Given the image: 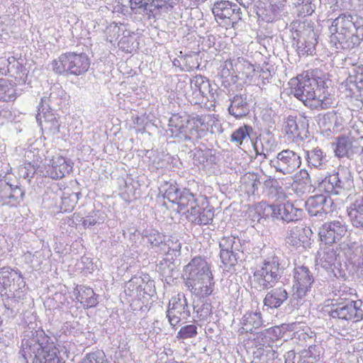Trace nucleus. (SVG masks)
<instances>
[{"mask_svg": "<svg viewBox=\"0 0 363 363\" xmlns=\"http://www.w3.org/2000/svg\"><path fill=\"white\" fill-rule=\"evenodd\" d=\"M293 186L297 192H301L302 194H303L306 191H309L311 189V186H308V187L306 186L305 187L303 182H299V181H294Z\"/></svg>", "mask_w": 363, "mask_h": 363, "instance_id": "59", "label": "nucleus"}, {"mask_svg": "<svg viewBox=\"0 0 363 363\" xmlns=\"http://www.w3.org/2000/svg\"><path fill=\"white\" fill-rule=\"evenodd\" d=\"M252 130V128L250 125H245L241 126L233 133L231 140L241 144L242 140L247 136H249L250 132Z\"/></svg>", "mask_w": 363, "mask_h": 363, "instance_id": "47", "label": "nucleus"}, {"mask_svg": "<svg viewBox=\"0 0 363 363\" xmlns=\"http://www.w3.org/2000/svg\"><path fill=\"white\" fill-rule=\"evenodd\" d=\"M182 245L177 238H164L162 247L160 252L167 254L172 252H179L181 250Z\"/></svg>", "mask_w": 363, "mask_h": 363, "instance_id": "44", "label": "nucleus"}, {"mask_svg": "<svg viewBox=\"0 0 363 363\" xmlns=\"http://www.w3.org/2000/svg\"><path fill=\"white\" fill-rule=\"evenodd\" d=\"M301 164L300 156L291 150H284L270 160L269 164L283 174H292Z\"/></svg>", "mask_w": 363, "mask_h": 363, "instance_id": "13", "label": "nucleus"}, {"mask_svg": "<svg viewBox=\"0 0 363 363\" xmlns=\"http://www.w3.org/2000/svg\"><path fill=\"white\" fill-rule=\"evenodd\" d=\"M194 310L200 320H206L212 313V306L210 303L204 302L200 306L199 304L194 305Z\"/></svg>", "mask_w": 363, "mask_h": 363, "instance_id": "48", "label": "nucleus"}, {"mask_svg": "<svg viewBox=\"0 0 363 363\" xmlns=\"http://www.w3.org/2000/svg\"><path fill=\"white\" fill-rule=\"evenodd\" d=\"M330 40L342 48H353L363 40V22L357 15L345 12L333 20L329 27Z\"/></svg>", "mask_w": 363, "mask_h": 363, "instance_id": "2", "label": "nucleus"}, {"mask_svg": "<svg viewBox=\"0 0 363 363\" xmlns=\"http://www.w3.org/2000/svg\"><path fill=\"white\" fill-rule=\"evenodd\" d=\"M271 77V73L268 69L264 70L262 69L260 70V73L259 77L262 80L263 83H265V81L269 82V79Z\"/></svg>", "mask_w": 363, "mask_h": 363, "instance_id": "61", "label": "nucleus"}, {"mask_svg": "<svg viewBox=\"0 0 363 363\" xmlns=\"http://www.w3.org/2000/svg\"><path fill=\"white\" fill-rule=\"evenodd\" d=\"M290 84L291 94L311 109H327L332 106L330 98L317 96L315 87L318 84L315 79L299 76L291 79Z\"/></svg>", "mask_w": 363, "mask_h": 363, "instance_id": "3", "label": "nucleus"}, {"mask_svg": "<svg viewBox=\"0 0 363 363\" xmlns=\"http://www.w3.org/2000/svg\"><path fill=\"white\" fill-rule=\"evenodd\" d=\"M203 123V118L199 116L184 118L179 114H173L168 124L170 136L183 141L198 140L201 138L199 128Z\"/></svg>", "mask_w": 363, "mask_h": 363, "instance_id": "4", "label": "nucleus"}, {"mask_svg": "<svg viewBox=\"0 0 363 363\" xmlns=\"http://www.w3.org/2000/svg\"><path fill=\"white\" fill-rule=\"evenodd\" d=\"M216 20H228L233 25L241 19L242 12L235 4L222 0L214 4L212 9Z\"/></svg>", "mask_w": 363, "mask_h": 363, "instance_id": "15", "label": "nucleus"}, {"mask_svg": "<svg viewBox=\"0 0 363 363\" xmlns=\"http://www.w3.org/2000/svg\"><path fill=\"white\" fill-rule=\"evenodd\" d=\"M160 191L163 193L164 199L174 203L182 191L178 188L175 182H164V183L160 187Z\"/></svg>", "mask_w": 363, "mask_h": 363, "instance_id": "36", "label": "nucleus"}, {"mask_svg": "<svg viewBox=\"0 0 363 363\" xmlns=\"http://www.w3.org/2000/svg\"><path fill=\"white\" fill-rule=\"evenodd\" d=\"M80 194L79 192L72 193L67 196H65L62 197V205L64 206L65 211H71L74 209L78 202Z\"/></svg>", "mask_w": 363, "mask_h": 363, "instance_id": "51", "label": "nucleus"}, {"mask_svg": "<svg viewBox=\"0 0 363 363\" xmlns=\"http://www.w3.org/2000/svg\"><path fill=\"white\" fill-rule=\"evenodd\" d=\"M239 4L245 8H248L255 0H236Z\"/></svg>", "mask_w": 363, "mask_h": 363, "instance_id": "63", "label": "nucleus"}, {"mask_svg": "<svg viewBox=\"0 0 363 363\" xmlns=\"http://www.w3.org/2000/svg\"><path fill=\"white\" fill-rule=\"evenodd\" d=\"M363 302L361 300H346L339 303L335 309L330 312L333 318L352 322L363 320Z\"/></svg>", "mask_w": 363, "mask_h": 363, "instance_id": "11", "label": "nucleus"}, {"mask_svg": "<svg viewBox=\"0 0 363 363\" xmlns=\"http://www.w3.org/2000/svg\"><path fill=\"white\" fill-rule=\"evenodd\" d=\"M345 223L340 220L327 222L319 229L318 235L320 240L327 245L339 242L347 233Z\"/></svg>", "mask_w": 363, "mask_h": 363, "instance_id": "14", "label": "nucleus"}, {"mask_svg": "<svg viewBox=\"0 0 363 363\" xmlns=\"http://www.w3.org/2000/svg\"><path fill=\"white\" fill-rule=\"evenodd\" d=\"M347 82L354 85L359 91H363V65L353 69L347 78Z\"/></svg>", "mask_w": 363, "mask_h": 363, "instance_id": "42", "label": "nucleus"}, {"mask_svg": "<svg viewBox=\"0 0 363 363\" xmlns=\"http://www.w3.org/2000/svg\"><path fill=\"white\" fill-rule=\"evenodd\" d=\"M143 279H142L141 277H134L128 281V283L129 285L128 287L130 288V286H136L135 289L137 291L145 290V289H143V287H142L141 283H143Z\"/></svg>", "mask_w": 363, "mask_h": 363, "instance_id": "57", "label": "nucleus"}, {"mask_svg": "<svg viewBox=\"0 0 363 363\" xmlns=\"http://www.w3.org/2000/svg\"><path fill=\"white\" fill-rule=\"evenodd\" d=\"M142 235L147 239L148 243L152 247H157L161 250L165 236L154 229L143 230Z\"/></svg>", "mask_w": 363, "mask_h": 363, "instance_id": "39", "label": "nucleus"}, {"mask_svg": "<svg viewBox=\"0 0 363 363\" xmlns=\"http://www.w3.org/2000/svg\"><path fill=\"white\" fill-rule=\"evenodd\" d=\"M24 191L18 185L0 181V206H16L23 198Z\"/></svg>", "mask_w": 363, "mask_h": 363, "instance_id": "19", "label": "nucleus"}, {"mask_svg": "<svg viewBox=\"0 0 363 363\" xmlns=\"http://www.w3.org/2000/svg\"><path fill=\"white\" fill-rule=\"evenodd\" d=\"M82 363H106V356L103 351L96 350L87 354L81 361Z\"/></svg>", "mask_w": 363, "mask_h": 363, "instance_id": "49", "label": "nucleus"}, {"mask_svg": "<svg viewBox=\"0 0 363 363\" xmlns=\"http://www.w3.org/2000/svg\"><path fill=\"white\" fill-rule=\"evenodd\" d=\"M12 116L11 112L6 108L0 109V124H4L7 120Z\"/></svg>", "mask_w": 363, "mask_h": 363, "instance_id": "58", "label": "nucleus"}, {"mask_svg": "<svg viewBox=\"0 0 363 363\" xmlns=\"http://www.w3.org/2000/svg\"><path fill=\"white\" fill-rule=\"evenodd\" d=\"M198 334L197 326L195 325H186L177 333L178 339H188L195 337Z\"/></svg>", "mask_w": 363, "mask_h": 363, "instance_id": "50", "label": "nucleus"}, {"mask_svg": "<svg viewBox=\"0 0 363 363\" xmlns=\"http://www.w3.org/2000/svg\"><path fill=\"white\" fill-rule=\"evenodd\" d=\"M275 183H277V181L274 179L269 177L267 179H266L264 182V185L267 188H272L274 186V184Z\"/></svg>", "mask_w": 363, "mask_h": 363, "instance_id": "62", "label": "nucleus"}, {"mask_svg": "<svg viewBox=\"0 0 363 363\" xmlns=\"http://www.w3.org/2000/svg\"><path fill=\"white\" fill-rule=\"evenodd\" d=\"M72 169V165L65 157L57 156L52 159V165L47 172L52 179H59L69 174Z\"/></svg>", "mask_w": 363, "mask_h": 363, "instance_id": "27", "label": "nucleus"}, {"mask_svg": "<svg viewBox=\"0 0 363 363\" xmlns=\"http://www.w3.org/2000/svg\"><path fill=\"white\" fill-rule=\"evenodd\" d=\"M209 81L201 75H196L191 81V87L198 90L202 96H205L210 89Z\"/></svg>", "mask_w": 363, "mask_h": 363, "instance_id": "41", "label": "nucleus"}, {"mask_svg": "<svg viewBox=\"0 0 363 363\" xmlns=\"http://www.w3.org/2000/svg\"><path fill=\"white\" fill-rule=\"evenodd\" d=\"M175 203L178 205L177 211L186 216L198 206L194 195L186 189L182 191Z\"/></svg>", "mask_w": 363, "mask_h": 363, "instance_id": "29", "label": "nucleus"}, {"mask_svg": "<svg viewBox=\"0 0 363 363\" xmlns=\"http://www.w3.org/2000/svg\"><path fill=\"white\" fill-rule=\"evenodd\" d=\"M320 124L325 130L335 131L340 125L336 112L332 111L324 114L320 120Z\"/></svg>", "mask_w": 363, "mask_h": 363, "instance_id": "40", "label": "nucleus"}, {"mask_svg": "<svg viewBox=\"0 0 363 363\" xmlns=\"http://www.w3.org/2000/svg\"><path fill=\"white\" fill-rule=\"evenodd\" d=\"M347 212L352 225L363 228V196L356 199L347 209Z\"/></svg>", "mask_w": 363, "mask_h": 363, "instance_id": "32", "label": "nucleus"}, {"mask_svg": "<svg viewBox=\"0 0 363 363\" xmlns=\"http://www.w3.org/2000/svg\"><path fill=\"white\" fill-rule=\"evenodd\" d=\"M336 261V255L333 250H328L323 252L320 258L319 264L326 270H333V267Z\"/></svg>", "mask_w": 363, "mask_h": 363, "instance_id": "45", "label": "nucleus"}, {"mask_svg": "<svg viewBox=\"0 0 363 363\" xmlns=\"http://www.w3.org/2000/svg\"><path fill=\"white\" fill-rule=\"evenodd\" d=\"M16 99L15 87L4 79H0V101H11Z\"/></svg>", "mask_w": 363, "mask_h": 363, "instance_id": "38", "label": "nucleus"}, {"mask_svg": "<svg viewBox=\"0 0 363 363\" xmlns=\"http://www.w3.org/2000/svg\"><path fill=\"white\" fill-rule=\"evenodd\" d=\"M286 133L288 135H292L294 136L298 135V124L296 121V118L292 116H289L286 122H285V127H284Z\"/></svg>", "mask_w": 363, "mask_h": 363, "instance_id": "52", "label": "nucleus"}, {"mask_svg": "<svg viewBox=\"0 0 363 363\" xmlns=\"http://www.w3.org/2000/svg\"><path fill=\"white\" fill-rule=\"evenodd\" d=\"M184 272L186 276V282L213 277L207 262L201 257L193 258L185 266Z\"/></svg>", "mask_w": 363, "mask_h": 363, "instance_id": "16", "label": "nucleus"}, {"mask_svg": "<svg viewBox=\"0 0 363 363\" xmlns=\"http://www.w3.org/2000/svg\"><path fill=\"white\" fill-rule=\"evenodd\" d=\"M294 181L303 182L305 187L311 186L309 174L305 169H301L298 174L295 175Z\"/></svg>", "mask_w": 363, "mask_h": 363, "instance_id": "56", "label": "nucleus"}, {"mask_svg": "<svg viewBox=\"0 0 363 363\" xmlns=\"http://www.w3.org/2000/svg\"><path fill=\"white\" fill-rule=\"evenodd\" d=\"M47 101L46 97L42 98L38 106L36 120L42 129L48 130L52 134H57L60 132V124L55 115L50 109L44 107V103Z\"/></svg>", "mask_w": 363, "mask_h": 363, "instance_id": "18", "label": "nucleus"}, {"mask_svg": "<svg viewBox=\"0 0 363 363\" xmlns=\"http://www.w3.org/2000/svg\"><path fill=\"white\" fill-rule=\"evenodd\" d=\"M352 143L348 137L338 138L335 149V155L338 157H350L352 153Z\"/></svg>", "mask_w": 363, "mask_h": 363, "instance_id": "37", "label": "nucleus"}, {"mask_svg": "<svg viewBox=\"0 0 363 363\" xmlns=\"http://www.w3.org/2000/svg\"><path fill=\"white\" fill-rule=\"evenodd\" d=\"M231 69L236 73L242 74L246 78L254 77V66L242 57L230 60Z\"/></svg>", "mask_w": 363, "mask_h": 363, "instance_id": "33", "label": "nucleus"}, {"mask_svg": "<svg viewBox=\"0 0 363 363\" xmlns=\"http://www.w3.org/2000/svg\"><path fill=\"white\" fill-rule=\"evenodd\" d=\"M35 173V167L30 162L24 163L19 167V175L24 179L32 178Z\"/></svg>", "mask_w": 363, "mask_h": 363, "instance_id": "55", "label": "nucleus"}, {"mask_svg": "<svg viewBox=\"0 0 363 363\" xmlns=\"http://www.w3.org/2000/svg\"><path fill=\"white\" fill-rule=\"evenodd\" d=\"M89 66V58L84 52H66L52 62L53 70L65 76L82 75L88 71Z\"/></svg>", "mask_w": 363, "mask_h": 363, "instance_id": "6", "label": "nucleus"}, {"mask_svg": "<svg viewBox=\"0 0 363 363\" xmlns=\"http://www.w3.org/2000/svg\"><path fill=\"white\" fill-rule=\"evenodd\" d=\"M306 160L309 166L319 169H322L327 162L326 155L319 147L306 151Z\"/></svg>", "mask_w": 363, "mask_h": 363, "instance_id": "35", "label": "nucleus"}, {"mask_svg": "<svg viewBox=\"0 0 363 363\" xmlns=\"http://www.w3.org/2000/svg\"><path fill=\"white\" fill-rule=\"evenodd\" d=\"M353 186V177L350 171L345 167L337 172L326 177L320 184V187L331 194L338 195Z\"/></svg>", "mask_w": 363, "mask_h": 363, "instance_id": "9", "label": "nucleus"}, {"mask_svg": "<svg viewBox=\"0 0 363 363\" xmlns=\"http://www.w3.org/2000/svg\"><path fill=\"white\" fill-rule=\"evenodd\" d=\"M320 353V347L316 345H311L308 350L301 351V357L315 361L319 357Z\"/></svg>", "mask_w": 363, "mask_h": 363, "instance_id": "54", "label": "nucleus"}, {"mask_svg": "<svg viewBox=\"0 0 363 363\" xmlns=\"http://www.w3.org/2000/svg\"><path fill=\"white\" fill-rule=\"evenodd\" d=\"M289 330H294L292 340L298 344H303L311 340L314 337V333L308 326L301 325V323H293L288 325Z\"/></svg>", "mask_w": 363, "mask_h": 363, "instance_id": "31", "label": "nucleus"}, {"mask_svg": "<svg viewBox=\"0 0 363 363\" xmlns=\"http://www.w3.org/2000/svg\"><path fill=\"white\" fill-rule=\"evenodd\" d=\"M332 204L333 201L330 197L318 194L308 198L306 207L311 216L322 218L332 211Z\"/></svg>", "mask_w": 363, "mask_h": 363, "instance_id": "21", "label": "nucleus"}, {"mask_svg": "<svg viewBox=\"0 0 363 363\" xmlns=\"http://www.w3.org/2000/svg\"><path fill=\"white\" fill-rule=\"evenodd\" d=\"M59 352L43 330L23 331L20 354L26 363H65Z\"/></svg>", "mask_w": 363, "mask_h": 363, "instance_id": "1", "label": "nucleus"}, {"mask_svg": "<svg viewBox=\"0 0 363 363\" xmlns=\"http://www.w3.org/2000/svg\"><path fill=\"white\" fill-rule=\"evenodd\" d=\"M241 188L248 196H257L260 185L259 176L255 173L247 172L240 180Z\"/></svg>", "mask_w": 363, "mask_h": 363, "instance_id": "30", "label": "nucleus"}, {"mask_svg": "<svg viewBox=\"0 0 363 363\" xmlns=\"http://www.w3.org/2000/svg\"><path fill=\"white\" fill-rule=\"evenodd\" d=\"M357 253L359 254V259L358 261V267L363 272V246L359 245L355 249Z\"/></svg>", "mask_w": 363, "mask_h": 363, "instance_id": "60", "label": "nucleus"}, {"mask_svg": "<svg viewBox=\"0 0 363 363\" xmlns=\"http://www.w3.org/2000/svg\"><path fill=\"white\" fill-rule=\"evenodd\" d=\"M314 278L313 274L305 266H298L294 269L293 294L290 298L294 307L302 305L307 292L311 289Z\"/></svg>", "mask_w": 363, "mask_h": 363, "instance_id": "7", "label": "nucleus"}, {"mask_svg": "<svg viewBox=\"0 0 363 363\" xmlns=\"http://www.w3.org/2000/svg\"><path fill=\"white\" fill-rule=\"evenodd\" d=\"M213 217L214 212L211 208H201L199 205L186 216L189 221L196 225H208L213 220Z\"/></svg>", "mask_w": 363, "mask_h": 363, "instance_id": "28", "label": "nucleus"}, {"mask_svg": "<svg viewBox=\"0 0 363 363\" xmlns=\"http://www.w3.org/2000/svg\"><path fill=\"white\" fill-rule=\"evenodd\" d=\"M269 4V9L274 17L280 15L284 10L286 0H267Z\"/></svg>", "mask_w": 363, "mask_h": 363, "instance_id": "53", "label": "nucleus"}, {"mask_svg": "<svg viewBox=\"0 0 363 363\" xmlns=\"http://www.w3.org/2000/svg\"><path fill=\"white\" fill-rule=\"evenodd\" d=\"M52 92L48 96H44L43 98L46 97L47 101L44 103V107L51 109L55 105H59L60 102V96L63 93L61 87L54 86L51 89Z\"/></svg>", "mask_w": 363, "mask_h": 363, "instance_id": "43", "label": "nucleus"}, {"mask_svg": "<svg viewBox=\"0 0 363 363\" xmlns=\"http://www.w3.org/2000/svg\"><path fill=\"white\" fill-rule=\"evenodd\" d=\"M284 270V267L281 266L278 257L274 256L265 259L262 266L254 272L253 281L255 288L259 291L273 288L281 281Z\"/></svg>", "mask_w": 363, "mask_h": 363, "instance_id": "5", "label": "nucleus"}, {"mask_svg": "<svg viewBox=\"0 0 363 363\" xmlns=\"http://www.w3.org/2000/svg\"><path fill=\"white\" fill-rule=\"evenodd\" d=\"M230 104L228 112L235 118H241L250 113V106L247 101V97L242 94H236L230 99Z\"/></svg>", "mask_w": 363, "mask_h": 363, "instance_id": "26", "label": "nucleus"}, {"mask_svg": "<svg viewBox=\"0 0 363 363\" xmlns=\"http://www.w3.org/2000/svg\"><path fill=\"white\" fill-rule=\"evenodd\" d=\"M289 299V294L284 287H277L269 291L264 299V306L271 309L279 308Z\"/></svg>", "mask_w": 363, "mask_h": 363, "instance_id": "23", "label": "nucleus"}, {"mask_svg": "<svg viewBox=\"0 0 363 363\" xmlns=\"http://www.w3.org/2000/svg\"><path fill=\"white\" fill-rule=\"evenodd\" d=\"M101 214L99 211H91L86 217H82L79 220L82 222V225L84 228H89L103 222V219L101 218Z\"/></svg>", "mask_w": 363, "mask_h": 363, "instance_id": "46", "label": "nucleus"}, {"mask_svg": "<svg viewBox=\"0 0 363 363\" xmlns=\"http://www.w3.org/2000/svg\"><path fill=\"white\" fill-rule=\"evenodd\" d=\"M78 290V301L87 308L94 307L98 303V296L94 293V290L85 286H80Z\"/></svg>", "mask_w": 363, "mask_h": 363, "instance_id": "34", "label": "nucleus"}, {"mask_svg": "<svg viewBox=\"0 0 363 363\" xmlns=\"http://www.w3.org/2000/svg\"><path fill=\"white\" fill-rule=\"evenodd\" d=\"M298 40L296 42L297 52L299 55H312L315 53L317 45V35L311 27L303 28L296 33Z\"/></svg>", "mask_w": 363, "mask_h": 363, "instance_id": "17", "label": "nucleus"}, {"mask_svg": "<svg viewBox=\"0 0 363 363\" xmlns=\"http://www.w3.org/2000/svg\"><path fill=\"white\" fill-rule=\"evenodd\" d=\"M6 19H2L1 18H0V31L1 32H4V31H7V25H6ZM0 36H1V35L0 34Z\"/></svg>", "mask_w": 363, "mask_h": 363, "instance_id": "64", "label": "nucleus"}, {"mask_svg": "<svg viewBox=\"0 0 363 363\" xmlns=\"http://www.w3.org/2000/svg\"><path fill=\"white\" fill-rule=\"evenodd\" d=\"M240 334L252 333L263 325L262 314L259 312H247L240 320Z\"/></svg>", "mask_w": 363, "mask_h": 363, "instance_id": "24", "label": "nucleus"}, {"mask_svg": "<svg viewBox=\"0 0 363 363\" xmlns=\"http://www.w3.org/2000/svg\"><path fill=\"white\" fill-rule=\"evenodd\" d=\"M220 257L227 271L236 265L243 255L242 240L233 235L223 236L219 241Z\"/></svg>", "mask_w": 363, "mask_h": 363, "instance_id": "8", "label": "nucleus"}, {"mask_svg": "<svg viewBox=\"0 0 363 363\" xmlns=\"http://www.w3.org/2000/svg\"><path fill=\"white\" fill-rule=\"evenodd\" d=\"M264 211L266 216L271 215L273 218L281 220L289 224L300 219L303 211L296 208L292 203L286 202L282 204H264Z\"/></svg>", "mask_w": 363, "mask_h": 363, "instance_id": "12", "label": "nucleus"}, {"mask_svg": "<svg viewBox=\"0 0 363 363\" xmlns=\"http://www.w3.org/2000/svg\"><path fill=\"white\" fill-rule=\"evenodd\" d=\"M175 0H130L132 10L138 9L137 13H153L166 4L171 5Z\"/></svg>", "mask_w": 363, "mask_h": 363, "instance_id": "25", "label": "nucleus"}, {"mask_svg": "<svg viewBox=\"0 0 363 363\" xmlns=\"http://www.w3.org/2000/svg\"><path fill=\"white\" fill-rule=\"evenodd\" d=\"M190 315V307L184 295L178 294L169 300L166 316L172 328L187 320Z\"/></svg>", "mask_w": 363, "mask_h": 363, "instance_id": "10", "label": "nucleus"}, {"mask_svg": "<svg viewBox=\"0 0 363 363\" xmlns=\"http://www.w3.org/2000/svg\"><path fill=\"white\" fill-rule=\"evenodd\" d=\"M214 284L213 277L186 282V286L191 294L199 298L210 296L214 290Z\"/></svg>", "mask_w": 363, "mask_h": 363, "instance_id": "22", "label": "nucleus"}, {"mask_svg": "<svg viewBox=\"0 0 363 363\" xmlns=\"http://www.w3.org/2000/svg\"><path fill=\"white\" fill-rule=\"evenodd\" d=\"M311 233V229L299 219L289 225L286 242L296 247H300L306 242Z\"/></svg>", "mask_w": 363, "mask_h": 363, "instance_id": "20", "label": "nucleus"}]
</instances>
